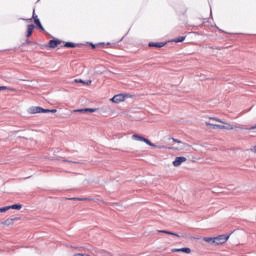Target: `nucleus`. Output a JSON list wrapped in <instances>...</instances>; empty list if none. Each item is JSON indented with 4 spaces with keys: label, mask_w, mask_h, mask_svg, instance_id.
I'll return each mask as SVG.
<instances>
[{
    "label": "nucleus",
    "mask_w": 256,
    "mask_h": 256,
    "mask_svg": "<svg viewBox=\"0 0 256 256\" xmlns=\"http://www.w3.org/2000/svg\"><path fill=\"white\" fill-rule=\"evenodd\" d=\"M185 41V36H180L173 40L174 43H183Z\"/></svg>",
    "instance_id": "a211bd4d"
},
{
    "label": "nucleus",
    "mask_w": 256,
    "mask_h": 256,
    "mask_svg": "<svg viewBox=\"0 0 256 256\" xmlns=\"http://www.w3.org/2000/svg\"><path fill=\"white\" fill-rule=\"evenodd\" d=\"M23 21H33V19L29 18V19H23Z\"/></svg>",
    "instance_id": "473e14b6"
},
{
    "label": "nucleus",
    "mask_w": 256,
    "mask_h": 256,
    "mask_svg": "<svg viewBox=\"0 0 256 256\" xmlns=\"http://www.w3.org/2000/svg\"><path fill=\"white\" fill-rule=\"evenodd\" d=\"M172 141H173L174 143H183L181 140L175 139V138H172Z\"/></svg>",
    "instance_id": "bb28decb"
},
{
    "label": "nucleus",
    "mask_w": 256,
    "mask_h": 256,
    "mask_svg": "<svg viewBox=\"0 0 256 256\" xmlns=\"http://www.w3.org/2000/svg\"><path fill=\"white\" fill-rule=\"evenodd\" d=\"M61 45V40L59 39H52L49 41V45H45V47H50V49H55Z\"/></svg>",
    "instance_id": "423d86ee"
},
{
    "label": "nucleus",
    "mask_w": 256,
    "mask_h": 256,
    "mask_svg": "<svg viewBox=\"0 0 256 256\" xmlns=\"http://www.w3.org/2000/svg\"><path fill=\"white\" fill-rule=\"evenodd\" d=\"M10 209H16V211H21V209H23V205L13 204V205L10 206Z\"/></svg>",
    "instance_id": "f3484780"
},
{
    "label": "nucleus",
    "mask_w": 256,
    "mask_h": 256,
    "mask_svg": "<svg viewBox=\"0 0 256 256\" xmlns=\"http://www.w3.org/2000/svg\"><path fill=\"white\" fill-rule=\"evenodd\" d=\"M203 241H206V243H209V245H215V237H204Z\"/></svg>",
    "instance_id": "ddd939ff"
},
{
    "label": "nucleus",
    "mask_w": 256,
    "mask_h": 256,
    "mask_svg": "<svg viewBox=\"0 0 256 256\" xmlns=\"http://www.w3.org/2000/svg\"><path fill=\"white\" fill-rule=\"evenodd\" d=\"M158 233H165V235H173L174 237H179V234L167 230H158Z\"/></svg>",
    "instance_id": "4468645a"
},
{
    "label": "nucleus",
    "mask_w": 256,
    "mask_h": 256,
    "mask_svg": "<svg viewBox=\"0 0 256 256\" xmlns=\"http://www.w3.org/2000/svg\"><path fill=\"white\" fill-rule=\"evenodd\" d=\"M69 201H87L88 198H77V197H74V198H68Z\"/></svg>",
    "instance_id": "6ab92c4d"
},
{
    "label": "nucleus",
    "mask_w": 256,
    "mask_h": 256,
    "mask_svg": "<svg viewBox=\"0 0 256 256\" xmlns=\"http://www.w3.org/2000/svg\"><path fill=\"white\" fill-rule=\"evenodd\" d=\"M28 113L31 115H35L37 113H41V106H32L29 108Z\"/></svg>",
    "instance_id": "1a4fd4ad"
},
{
    "label": "nucleus",
    "mask_w": 256,
    "mask_h": 256,
    "mask_svg": "<svg viewBox=\"0 0 256 256\" xmlns=\"http://www.w3.org/2000/svg\"><path fill=\"white\" fill-rule=\"evenodd\" d=\"M64 47H66L67 49H75V47H77V44H75L73 42H66L64 44Z\"/></svg>",
    "instance_id": "2eb2a0df"
},
{
    "label": "nucleus",
    "mask_w": 256,
    "mask_h": 256,
    "mask_svg": "<svg viewBox=\"0 0 256 256\" xmlns=\"http://www.w3.org/2000/svg\"><path fill=\"white\" fill-rule=\"evenodd\" d=\"M74 83H83V85H84L85 80H83V79H75Z\"/></svg>",
    "instance_id": "a878e982"
},
{
    "label": "nucleus",
    "mask_w": 256,
    "mask_h": 256,
    "mask_svg": "<svg viewBox=\"0 0 256 256\" xmlns=\"http://www.w3.org/2000/svg\"><path fill=\"white\" fill-rule=\"evenodd\" d=\"M49 109H45L43 107H40V113H49Z\"/></svg>",
    "instance_id": "b1692460"
},
{
    "label": "nucleus",
    "mask_w": 256,
    "mask_h": 256,
    "mask_svg": "<svg viewBox=\"0 0 256 256\" xmlns=\"http://www.w3.org/2000/svg\"><path fill=\"white\" fill-rule=\"evenodd\" d=\"M7 89V86H0V91H5Z\"/></svg>",
    "instance_id": "c85d7f7f"
},
{
    "label": "nucleus",
    "mask_w": 256,
    "mask_h": 256,
    "mask_svg": "<svg viewBox=\"0 0 256 256\" xmlns=\"http://www.w3.org/2000/svg\"><path fill=\"white\" fill-rule=\"evenodd\" d=\"M17 218H8L7 220H5L4 222H2V225H13V221H15Z\"/></svg>",
    "instance_id": "dca6fc26"
},
{
    "label": "nucleus",
    "mask_w": 256,
    "mask_h": 256,
    "mask_svg": "<svg viewBox=\"0 0 256 256\" xmlns=\"http://www.w3.org/2000/svg\"><path fill=\"white\" fill-rule=\"evenodd\" d=\"M229 237H231V235L227 234L214 237V245H223V243H227V241H229Z\"/></svg>",
    "instance_id": "f03ea898"
},
{
    "label": "nucleus",
    "mask_w": 256,
    "mask_h": 256,
    "mask_svg": "<svg viewBox=\"0 0 256 256\" xmlns=\"http://www.w3.org/2000/svg\"><path fill=\"white\" fill-rule=\"evenodd\" d=\"M32 19H34V23L38 27V29H40V31H45L43 24H41V20H39V16L35 14V10H33Z\"/></svg>",
    "instance_id": "20e7f679"
},
{
    "label": "nucleus",
    "mask_w": 256,
    "mask_h": 256,
    "mask_svg": "<svg viewBox=\"0 0 256 256\" xmlns=\"http://www.w3.org/2000/svg\"><path fill=\"white\" fill-rule=\"evenodd\" d=\"M95 111H97V108H84L74 110L75 113H95Z\"/></svg>",
    "instance_id": "6e6552de"
},
{
    "label": "nucleus",
    "mask_w": 256,
    "mask_h": 256,
    "mask_svg": "<svg viewBox=\"0 0 256 256\" xmlns=\"http://www.w3.org/2000/svg\"><path fill=\"white\" fill-rule=\"evenodd\" d=\"M185 161H187V158H185V156H178L173 161V165L174 167H181V164L185 163Z\"/></svg>",
    "instance_id": "39448f33"
},
{
    "label": "nucleus",
    "mask_w": 256,
    "mask_h": 256,
    "mask_svg": "<svg viewBox=\"0 0 256 256\" xmlns=\"http://www.w3.org/2000/svg\"><path fill=\"white\" fill-rule=\"evenodd\" d=\"M148 47H157L158 49H161V47H165V43H163V42H150L148 44Z\"/></svg>",
    "instance_id": "9d476101"
},
{
    "label": "nucleus",
    "mask_w": 256,
    "mask_h": 256,
    "mask_svg": "<svg viewBox=\"0 0 256 256\" xmlns=\"http://www.w3.org/2000/svg\"><path fill=\"white\" fill-rule=\"evenodd\" d=\"M90 45H91L92 49H97V46L95 44L90 43Z\"/></svg>",
    "instance_id": "7c9ffc66"
},
{
    "label": "nucleus",
    "mask_w": 256,
    "mask_h": 256,
    "mask_svg": "<svg viewBox=\"0 0 256 256\" xmlns=\"http://www.w3.org/2000/svg\"><path fill=\"white\" fill-rule=\"evenodd\" d=\"M62 161H63V163H74V164L79 163V162H77V161H71V160H67V159H64V160H62Z\"/></svg>",
    "instance_id": "393cba45"
},
{
    "label": "nucleus",
    "mask_w": 256,
    "mask_h": 256,
    "mask_svg": "<svg viewBox=\"0 0 256 256\" xmlns=\"http://www.w3.org/2000/svg\"><path fill=\"white\" fill-rule=\"evenodd\" d=\"M206 127H213V129H226L228 131L233 130V126H225V125H219V124H211L209 122H206Z\"/></svg>",
    "instance_id": "7ed1b4c3"
},
{
    "label": "nucleus",
    "mask_w": 256,
    "mask_h": 256,
    "mask_svg": "<svg viewBox=\"0 0 256 256\" xmlns=\"http://www.w3.org/2000/svg\"><path fill=\"white\" fill-rule=\"evenodd\" d=\"M9 209H11L10 206L2 207V208H0V213H5L6 211H9Z\"/></svg>",
    "instance_id": "aec40b11"
},
{
    "label": "nucleus",
    "mask_w": 256,
    "mask_h": 256,
    "mask_svg": "<svg viewBox=\"0 0 256 256\" xmlns=\"http://www.w3.org/2000/svg\"><path fill=\"white\" fill-rule=\"evenodd\" d=\"M210 119L212 120V121H216L217 123H223V124H225V122L224 121H222L221 119H219V118H216V117H210Z\"/></svg>",
    "instance_id": "412c9836"
},
{
    "label": "nucleus",
    "mask_w": 256,
    "mask_h": 256,
    "mask_svg": "<svg viewBox=\"0 0 256 256\" xmlns=\"http://www.w3.org/2000/svg\"><path fill=\"white\" fill-rule=\"evenodd\" d=\"M92 81L91 80H87L85 81L84 85H91Z\"/></svg>",
    "instance_id": "cd10ccee"
},
{
    "label": "nucleus",
    "mask_w": 256,
    "mask_h": 256,
    "mask_svg": "<svg viewBox=\"0 0 256 256\" xmlns=\"http://www.w3.org/2000/svg\"><path fill=\"white\" fill-rule=\"evenodd\" d=\"M35 30V25L30 24L27 26V34L26 37H31L33 35V31Z\"/></svg>",
    "instance_id": "9b49d317"
},
{
    "label": "nucleus",
    "mask_w": 256,
    "mask_h": 256,
    "mask_svg": "<svg viewBox=\"0 0 256 256\" xmlns=\"http://www.w3.org/2000/svg\"><path fill=\"white\" fill-rule=\"evenodd\" d=\"M26 45H38L37 42H33L31 40H26Z\"/></svg>",
    "instance_id": "5701e85b"
},
{
    "label": "nucleus",
    "mask_w": 256,
    "mask_h": 256,
    "mask_svg": "<svg viewBox=\"0 0 256 256\" xmlns=\"http://www.w3.org/2000/svg\"><path fill=\"white\" fill-rule=\"evenodd\" d=\"M246 129H249V130L256 129V125H255V126H252V127H250V128H246Z\"/></svg>",
    "instance_id": "2f4dec72"
},
{
    "label": "nucleus",
    "mask_w": 256,
    "mask_h": 256,
    "mask_svg": "<svg viewBox=\"0 0 256 256\" xmlns=\"http://www.w3.org/2000/svg\"><path fill=\"white\" fill-rule=\"evenodd\" d=\"M112 103H122L125 101V94H118L111 98Z\"/></svg>",
    "instance_id": "0eeeda50"
},
{
    "label": "nucleus",
    "mask_w": 256,
    "mask_h": 256,
    "mask_svg": "<svg viewBox=\"0 0 256 256\" xmlns=\"http://www.w3.org/2000/svg\"><path fill=\"white\" fill-rule=\"evenodd\" d=\"M49 113H57V109H49Z\"/></svg>",
    "instance_id": "c756f323"
},
{
    "label": "nucleus",
    "mask_w": 256,
    "mask_h": 256,
    "mask_svg": "<svg viewBox=\"0 0 256 256\" xmlns=\"http://www.w3.org/2000/svg\"><path fill=\"white\" fill-rule=\"evenodd\" d=\"M5 91H10L11 93H17V89L11 88V87H7V86H6Z\"/></svg>",
    "instance_id": "4be33fe9"
},
{
    "label": "nucleus",
    "mask_w": 256,
    "mask_h": 256,
    "mask_svg": "<svg viewBox=\"0 0 256 256\" xmlns=\"http://www.w3.org/2000/svg\"><path fill=\"white\" fill-rule=\"evenodd\" d=\"M132 139L134 141H140V142H143V143H146V145H149V147H157V145H155L154 143L150 142L149 139L139 135V134H133L132 135Z\"/></svg>",
    "instance_id": "f257e3e1"
},
{
    "label": "nucleus",
    "mask_w": 256,
    "mask_h": 256,
    "mask_svg": "<svg viewBox=\"0 0 256 256\" xmlns=\"http://www.w3.org/2000/svg\"><path fill=\"white\" fill-rule=\"evenodd\" d=\"M175 253H191V248H176L173 249Z\"/></svg>",
    "instance_id": "f8f14e48"
}]
</instances>
